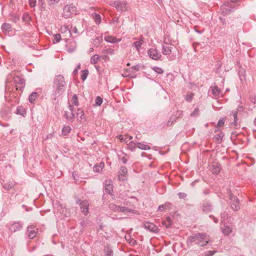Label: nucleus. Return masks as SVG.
Returning a JSON list of instances; mask_svg holds the SVG:
<instances>
[{"mask_svg": "<svg viewBox=\"0 0 256 256\" xmlns=\"http://www.w3.org/2000/svg\"><path fill=\"white\" fill-rule=\"evenodd\" d=\"M210 240L209 236L206 234L198 233L189 236L187 239L186 244L190 246L196 244L200 246H204Z\"/></svg>", "mask_w": 256, "mask_h": 256, "instance_id": "nucleus-1", "label": "nucleus"}, {"mask_svg": "<svg viewBox=\"0 0 256 256\" xmlns=\"http://www.w3.org/2000/svg\"><path fill=\"white\" fill-rule=\"evenodd\" d=\"M66 82L63 76H56L54 81V91L52 94L53 98L56 99L61 96L64 91Z\"/></svg>", "mask_w": 256, "mask_h": 256, "instance_id": "nucleus-2", "label": "nucleus"}, {"mask_svg": "<svg viewBox=\"0 0 256 256\" xmlns=\"http://www.w3.org/2000/svg\"><path fill=\"white\" fill-rule=\"evenodd\" d=\"M237 1H224L220 6L222 13L226 14L232 12L236 7Z\"/></svg>", "mask_w": 256, "mask_h": 256, "instance_id": "nucleus-3", "label": "nucleus"}, {"mask_svg": "<svg viewBox=\"0 0 256 256\" xmlns=\"http://www.w3.org/2000/svg\"><path fill=\"white\" fill-rule=\"evenodd\" d=\"M63 10V16L65 18H68L72 14H78L76 8L73 4L66 5L64 8Z\"/></svg>", "mask_w": 256, "mask_h": 256, "instance_id": "nucleus-4", "label": "nucleus"}, {"mask_svg": "<svg viewBox=\"0 0 256 256\" xmlns=\"http://www.w3.org/2000/svg\"><path fill=\"white\" fill-rule=\"evenodd\" d=\"M24 226V223L20 221L14 222L10 225L6 226L8 228L9 230L12 232H15L18 231L20 230Z\"/></svg>", "mask_w": 256, "mask_h": 256, "instance_id": "nucleus-5", "label": "nucleus"}, {"mask_svg": "<svg viewBox=\"0 0 256 256\" xmlns=\"http://www.w3.org/2000/svg\"><path fill=\"white\" fill-rule=\"evenodd\" d=\"M13 80L16 84V90H20L22 91L24 87V80L20 76H14Z\"/></svg>", "mask_w": 256, "mask_h": 256, "instance_id": "nucleus-6", "label": "nucleus"}, {"mask_svg": "<svg viewBox=\"0 0 256 256\" xmlns=\"http://www.w3.org/2000/svg\"><path fill=\"white\" fill-rule=\"evenodd\" d=\"M113 2L112 4L109 3L110 4L115 6L118 10L122 12L126 10V1H110Z\"/></svg>", "mask_w": 256, "mask_h": 256, "instance_id": "nucleus-7", "label": "nucleus"}, {"mask_svg": "<svg viewBox=\"0 0 256 256\" xmlns=\"http://www.w3.org/2000/svg\"><path fill=\"white\" fill-rule=\"evenodd\" d=\"M148 56L154 60H158L161 56V54L156 48H152L148 50Z\"/></svg>", "mask_w": 256, "mask_h": 256, "instance_id": "nucleus-8", "label": "nucleus"}, {"mask_svg": "<svg viewBox=\"0 0 256 256\" xmlns=\"http://www.w3.org/2000/svg\"><path fill=\"white\" fill-rule=\"evenodd\" d=\"M230 206L234 210H238L240 209L239 200L235 196L230 194Z\"/></svg>", "mask_w": 256, "mask_h": 256, "instance_id": "nucleus-9", "label": "nucleus"}, {"mask_svg": "<svg viewBox=\"0 0 256 256\" xmlns=\"http://www.w3.org/2000/svg\"><path fill=\"white\" fill-rule=\"evenodd\" d=\"M38 229L33 226H29L27 228L26 233L28 238L30 239H33L36 236Z\"/></svg>", "mask_w": 256, "mask_h": 256, "instance_id": "nucleus-10", "label": "nucleus"}, {"mask_svg": "<svg viewBox=\"0 0 256 256\" xmlns=\"http://www.w3.org/2000/svg\"><path fill=\"white\" fill-rule=\"evenodd\" d=\"M244 108L242 106H238L237 108V111H232L230 112V116L231 118L232 117L234 118V122H232V124H234L236 126H238V124L237 123L238 122V112H240L243 111Z\"/></svg>", "mask_w": 256, "mask_h": 256, "instance_id": "nucleus-11", "label": "nucleus"}, {"mask_svg": "<svg viewBox=\"0 0 256 256\" xmlns=\"http://www.w3.org/2000/svg\"><path fill=\"white\" fill-rule=\"evenodd\" d=\"M128 170L126 166H122L118 172V179L119 180H126Z\"/></svg>", "mask_w": 256, "mask_h": 256, "instance_id": "nucleus-12", "label": "nucleus"}, {"mask_svg": "<svg viewBox=\"0 0 256 256\" xmlns=\"http://www.w3.org/2000/svg\"><path fill=\"white\" fill-rule=\"evenodd\" d=\"M144 228L148 230L150 232H157L158 231V228L153 223L147 222L144 224Z\"/></svg>", "mask_w": 256, "mask_h": 256, "instance_id": "nucleus-13", "label": "nucleus"}, {"mask_svg": "<svg viewBox=\"0 0 256 256\" xmlns=\"http://www.w3.org/2000/svg\"><path fill=\"white\" fill-rule=\"evenodd\" d=\"M221 229L222 232L224 235H228L232 232V228L226 224L224 222H223L221 224Z\"/></svg>", "mask_w": 256, "mask_h": 256, "instance_id": "nucleus-14", "label": "nucleus"}, {"mask_svg": "<svg viewBox=\"0 0 256 256\" xmlns=\"http://www.w3.org/2000/svg\"><path fill=\"white\" fill-rule=\"evenodd\" d=\"M105 192L109 194H112L113 192V186L111 180H106L104 184Z\"/></svg>", "mask_w": 256, "mask_h": 256, "instance_id": "nucleus-15", "label": "nucleus"}, {"mask_svg": "<svg viewBox=\"0 0 256 256\" xmlns=\"http://www.w3.org/2000/svg\"><path fill=\"white\" fill-rule=\"evenodd\" d=\"M201 208L206 213L210 212L212 210V206L209 202H204L202 203Z\"/></svg>", "mask_w": 256, "mask_h": 256, "instance_id": "nucleus-16", "label": "nucleus"}, {"mask_svg": "<svg viewBox=\"0 0 256 256\" xmlns=\"http://www.w3.org/2000/svg\"><path fill=\"white\" fill-rule=\"evenodd\" d=\"M80 206V210L84 214L87 215L88 213L89 204L88 202L86 200H83Z\"/></svg>", "mask_w": 256, "mask_h": 256, "instance_id": "nucleus-17", "label": "nucleus"}, {"mask_svg": "<svg viewBox=\"0 0 256 256\" xmlns=\"http://www.w3.org/2000/svg\"><path fill=\"white\" fill-rule=\"evenodd\" d=\"M1 28L3 32L5 34H6L12 30V28L10 24L8 23H4L2 24Z\"/></svg>", "mask_w": 256, "mask_h": 256, "instance_id": "nucleus-18", "label": "nucleus"}, {"mask_svg": "<svg viewBox=\"0 0 256 256\" xmlns=\"http://www.w3.org/2000/svg\"><path fill=\"white\" fill-rule=\"evenodd\" d=\"M62 33L66 34V37L70 36L72 35L71 31L69 30L68 26H62L60 29Z\"/></svg>", "mask_w": 256, "mask_h": 256, "instance_id": "nucleus-19", "label": "nucleus"}, {"mask_svg": "<svg viewBox=\"0 0 256 256\" xmlns=\"http://www.w3.org/2000/svg\"><path fill=\"white\" fill-rule=\"evenodd\" d=\"M64 116L66 120L70 122H72L75 118V114L74 112H70L65 111L64 114Z\"/></svg>", "mask_w": 256, "mask_h": 256, "instance_id": "nucleus-20", "label": "nucleus"}, {"mask_svg": "<svg viewBox=\"0 0 256 256\" xmlns=\"http://www.w3.org/2000/svg\"><path fill=\"white\" fill-rule=\"evenodd\" d=\"M118 212H122L124 213H135V212L134 210L128 207L118 206Z\"/></svg>", "mask_w": 256, "mask_h": 256, "instance_id": "nucleus-21", "label": "nucleus"}, {"mask_svg": "<svg viewBox=\"0 0 256 256\" xmlns=\"http://www.w3.org/2000/svg\"><path fill=\"white\" fill-rule=\"evenodd\" d=\"M76 115L78 117V120L79 121L84 120H86V117L84 116V110L81 108H78L77 110Z\"/></svg>", "mask_w": 256, "mask_h": 256, "instance_id": "nucleus-22", "label": "nucleus"}, {"mask_svg": "<svg viewBox=\"0 0 256 256\" xmlns=\"http://www.w3.org/2000/svg\"><path fill=\"white\" fill-rule=\"evenodd\" d=\"M210 88H211V91H212V94L215 97H216V96H218L220 94H222L220 90L218 88V86H211Z\"/></svg>", "mask_w": 256, "mask_h": 256, "instance_id": "nucleus-23", "label": "nucleus"}, {"mask_svg": "<svg viewBox=\"0 0 256 256\" xmlns=\"http://www.w3.org/2000/svg\"><path fill=\"white\" fill-rule=\"evenodd\" d=\"M92 18L94 20L96 24H100L101 22V16L100 14L94 12L91 14Z\"/></svg>", "mask_w": 256, "mask_h": 256, "instance_id": "nucleus-24", "label": "nucleus"}, {"mask_svg": "<svg viewBox=\"0 0 256 256\" xmlns=\"http://www.w3.org/2000/svg\"><path fill=\"white\" fill-rule=\"evenodd\" d=\"M104 40L108 42L114 44L120 41V39L118 40L116 38L113 36H105Z\"/></svg>", "mask_w": 256, "mask_h": 256, "instance_id": "nucleus-25", "label": "nucleus"}, {"mask_svg": "<svg viewBox=\"0 0 256 256\" xmlns=\"http://www.w3.org/2000/svg\"><path fill=\"white\" fill-rule=\"evenodd\" d=\"M16 114H18V115H20L23 116H24L26 114V110L23 106H18L16 108Z\"/></svg>", "mask_w": 256, "mask_h": 256, "instance_id": "nucleus-26", "label": "nucleus"}, {"mask_svg": "<svg viewBox=\"0 0 256 256\" xmlns=\"http://www.w3.org/2000/svg\"><path fill=\"white\" fill-rule=\"evenodd\" d=\"M211 170L213 174H219L220 171V165L218 164L212 165Z\"/></svg>", "mask_w": 256, "mask_h": 256, "instance_id": "nucleus-27", "label": "nucleus"}, {"mask_svg": "<svg viewBox=\"0 0 256 256\" xmlns=\"http://www.w3.org/2000/svg\"><path fill=\"white\" fill-rule=\"evenodd\" d=\"M238 76L241 81L246 80V70L244 68H240L238 70Z\"/></svg>", "mask_w": 256, "mask_h": 256, "instance_id": "nucleus-28", "label": "nucleus"}, {"mask_svg": "<svg viewBox=\"0 0 256 256\" xmlns=\"http://www.w3.org/2000/svg\"><path fill=\"white\" fill-rule=\"evenodd\" d=\"M118 138L120 140L121 142L124 143H127L129 140L132 139V136H126L124 137L122 135H119L118 136Z\"/></svg>", "mask_w": 256, "mask_h": 256, "instance_id": "nucleus-29", "label": "nucleus"}, {"mask_svg": "<svg viewBox=\"0 0 256 256\" xmlns=\"http://www.w3.org/2000/svg\"><path fill=\"white\" fill-rule=\"evenodd\" d=\"M100 60V57L98 54H94L92 56L90 60V62L92 64H96Z\"/></svg>", "mask_w": 256, "mask_h": 256, "instance_id": "nucleus-30", "label": "nucleus"}, {"mask_svg": "<svg viewBox=\"0 0 256 256\" xmlns=\"http://www.w3.org/2000/svg\"><path fill=\"white\" fill-rule=\"evenodd\" d=\"M172 48L170 46H162V52L164 55L170 54L172 52Z\"/></svg>", "mask_w": 256, "mask_h": 256, "instance_id": "nucleus-31", "label": "nucleus"}, {"mask_svg": "<svg viewBox=\"0 0 256 256\" xmlns=\"http://www.w3.org/2000/svg\"><path fill=\"white\" fill-rule=\"evenodd\" d=\"M104 252L105 256H112L113 251L109 246L104 247Z\"/></svg>", "mask_w": 256, "mask_h": 256, "instance_id": "nucleus-32", "label": "nucleus"}, {"mask_svg": "<svg viewBox=\"0 0 256 256\" xmlns=\"http://www.w3.org/2000/svg\"><path fill=\"white\" fill-rule=\"evenodd\" d=\"M38 96V94L36 92H32L29 96V101L30 103H34Z\"/></svg>", "mask_w": 256, "mask_h": 256, "instance_id": "nucleus-33", "label": "nucleus"}, {"mask_svg": "<svg viewBox=\"0 0 256 256\" xmlns=\"http://www.w3.org/2000/svg\"><path fill=\"white\" fill-rule=\"evenodd\" d=\"M104 166V164L103 162H100L99 165H95L93 168L94 171L99 172L102 170Z\"/></svg>", "mask_w": 256, "mask_h": 256, "instance_id": "nucleus-34", "label": "nucleus"}, {"mask_svg": "<svg viewBox=\"0 0 256 256\" xmlns=\"http://www.w3.org/2000/svg\"><path fill=\"white\" fill-rule=\"evenodd\" d=\"M170 204L169 202H166L164 204L160 205L158 208V211L162 212L164 209L170 207Z\"/></svg>", "mask_w": 256, "mask_h": 256, "instance_id": "nucleus-35", "label": "nucleus"}, {"mask_svg": "<svg viewBox=\"0 0 256 256\" xmlns=\"http://www.w3.org/2000/svg\"><path fill=\"white\" fill-rule=\"evenodd\" d=\"M224 136V133L222 132H220L219 134H216L214 136V138L217 141V142H220L222 141Z\"/></svg>", "mask_w": 256, "mask_h": 256, "instance_id": "nucleus-36", "label": "nucleus"}, {"mask_svg": "<svg viewBox=\"0 0 256 256\" xmlns=\"http://www.w3.org/2000/svg\"><path fill=\"white\" fill-rule=\"evenodd\" d=\"M136 146L141 150H147L150 149V147L148 146L141 142L137 143Z\"/></svg>", "mask_w": 256, "mask_h": 256, "instance_id": "nucleus-37", "label": "nucleus"}, {"mask_svg": "<svg viewBox=\"0 0 256 256\" xmlns=\"http://www.w3.org/2000/svg\"><path fill=\"white\" fill-rule=\"evenodd\" d=\"M70 130L71 128L70 126H65L62 129V134L66 136L70 132Z\"/></svg>", "mask_w": 256, "mask_h": 256, "instance_id": "nucleus-38", "label": "nucleus"}, {"mask_svg": "<svg viewBox=\"0 0 256 256\" xmlns=\"http://www.w3.org/2000/svg\"><path fill=\"white\" fill-rule=\"evenodd\" d=\"M102 40V38L101 37H96L93 40V44L98 47V45L100 44Z\"/></svg>", "mask_w": 256, "mask_h": 256, "instance_id": "nucleus-39", "label": "nucleus"}, {"mask_svg": "<svg viewBox=\"0 0 256 256\" xmlns=\"http://www.w3.org/2000/svg\"><path fill=\"white\" fill-rule=\"evenodd\" d=\"M143 42L144 41L143 40H142V39H140V41H136L134 42V45L138 51H139L140 48L141 47Z\"/></svg>", "mask_w": 256, "mask_h": 256, "instance_id": "nucleus-40", "label": "nucleus"}, {"mask_svg": "<svg viewBox=\"0 0 256 256\" xmlns=\"http://www.w3.org/2000/svg\"><path fill=\"white\" fill-rule=\"evenodd\" d=\"M72 102L74 106H78L79 102L78 101L77 95L76 94H74L72 96Z\"/></svg>", "mask_w": 256, "mask_h": 256, "instance_id": "nucleus-41", "label": "nucleus"}, {"mask_svg": "<svg viewBox=\"0 0 256 256\" xmlns=\"http://www.w3.org/2000/svg\"><path fill=\"white\" fill-rule=\"evenodd\" d=\"M118 206H117L114 203H110L108 205L109 208L114 212H118Z\"/></svg>", "mask_w": 256, "mask_h": 256, "instance_id": "nucleus-42", "label": "nucleus"}, {"mask_svg": "<svg viewBox=\"0 0 256 256\" xmlns=\"http://www.w3.org/2000/svg\"><path fill=\"white\" fill-rule=\"evenodd\" d=\"M102 102L103 100L101 97L100 96H96L95 100L94 106H100L102 104Z\"/></svg>", "mask_w": 256, "mask_h": 256, "instance_id": "nucleus-43", "label": "nucleus"}, {"mask_svg": "<svg viewBox=\"0 0 256 256\" xmlns=\"http://www.w3.org/2000/svg\"><path fill=\"white\" fill-rule=\"evenodd\" d=\"M14 182L7 183L4 185L3 188L6 190H9L14 188Z\"/></svg>", "mask_w": 256, "mask_h": 256, "instance_id": "nucleus-44", "label": "nucleus"}, {"mask_svg": "<svg viewBox=\"0 0 256 256\" xmlns=\"http://www.w3.org/2000/svg\"><path fill=\"white\" fill-rule=\"evenodd\" d=\"M136 146V144L133 141L130 142L127 145L128 148L131 150H134Z\"/></svg>", "mask_w": 256, "mask_h": 256, "instance_id": "nucleus-45", "label": "nucleus"}, {"mask_svg": "<svg viewBox=\"0 0 256 256\" xmlns=\"http://www.w3.org/2000/svg\"><path fill=\"white\" fill-rule=\"evenodd\" d=\"M102 52L104 54H110V55H112L114 54V50L112 48H106L104 49L102 51Z\"/></svg>", "mask_w": 256, "mask_h": 256, "instance_id": "nucleus-46", "label": "nucleus"}, {"mask_svg": "<svg viewBox=\"0 0 256 256\" xmlns=\"http://www.w3.org/2000/svg\"><path fill=\"white\" fill-rule=\"evenodd\" d=\"M82 74L81 76V79L82 80H84L86 78L88 74V71L87 70H82Z\"/></svg>", "mask_w": 256, "mask_h": 256, "instance_id": "nucleus-47", "label": "nucleus"}, {"mask_svg": "<svg viewBox=\"0 0 256 256\" xmlns=\"http://www.w3.org/2000/svg\"><path fill=\"white\" fill-rule=\"evenodd\" d=\"M152 69L158 74H162L164 73V70L160 68L154 66L152 68Z\"/></svg>", "mask_w": 256, "mask_h": 256, "instance_id": "nucleus-48", "label": "nucleus"}, {"mask_svg": "<svg viewBox=\"0 0 256 256\" xmlns=\"http://www.w3.org/2000/svg\"><path fill=\"white\" fill-rule=\"evenodd\" d=\"M60 34H54V38L53 39V42L54 44L59 42L60 40Z\"/></svg>", "mask_w": 256, "mask_h": 256, "instance_id": "nucleus-49", "label": "nucleus"}, {"mask_svg": "<svg viewBox=\"0 0 256 256\" xmlns=\"http://www.w3.org/2000/svg\"><path fill=\"white\" fill-rule=\"evenodd\" d=\"M199 108H196L194 112L190 114V116L195 117L198 116L199 114Z\"/></svg>", "mask_w": 256, "mask_h": 256, "instance_id": "nucleus-50", "label": "nucleus"}, {"mask_svg": "<svg viewBox=\"0 0 256 256\" xmlns=\"http://www.w3.org/2000/svg\"><path fill=\"white\" fill-rule=\"evenodd\" d=\"M182 114V112L181 110H178L176 112V114L174 116H172V117L174 118H176V120L181 117Z\"/></svg>", "mask_w": 256, "mask_h": 256, "instance_id": "nucleus-51", "label": "nucleus"}, {"mask_svg": "<svg viewBox=\"0 0 256 256\" xmlns=\"http://www.w3.org/2000/svg\"><path fill=\"white\" fill-rule=\"evenodd\" d=\"M174 121H176V118H173V117L171 116L170 118V120L167 122L166 126H171L172 124L174 122Z\"/></svg>", "mask_w": 256, "mask_h": 256, "instance_id": "nucleus-52", "label": "nucleus"}, {"mask_svg": "<svg viewBox=\"0 0 256 256\" xmlns=\"http://www.w3.org/2000/svg\"><path fill=\"white\" fill-rule=\"evenodd\" d=\"M162 224L166 228H168L172 225V222H162Z\"/></svg>", "mask_w": 256, "mask_h": 256, "instance_id": "nucleus-53", "label": "nucleus"}, {"mask_svg": "<svg viewBox=\"0 0 256 256\" xmlns=\"http://www.w3.org/2000/svg\"><path fill=\"white\" fill-rule=\"evenodd\" d=\"M224 118H221L218 120V122L217 124V126L218 127H222L224 125Z\"/></svg>", "mask_w": 256, "mask_h": 256, "instance_id": "nucleus-54", "label": "nucleus"}, {"mask_svg": "<svg viewBox=\"0 0 256 256\" xmlns=\"http://www.w3.org/2000/svg\"><path fill=\"white\" fill-rule=\"evenodd\" d=\"M228 214L227 212H224L223 213L221 214V218L223 220H227L228 218Z\"/></svg>", "mask_w": 256, "mask_h": 256, "instance_id": "nucleus-55", "label": "nucleus"}, {"mask_svg": "<svg viewBox=\"0 0 256 256\" xmlns=\"http://www.w3.org/2000/svg\"><path fill=\"white\" fill-rule=\"evenodd\" d=\"M76 44L74 42V46H72V47H68V52H73L76 50Z\"/></svg>", "mask_w": 256, "mask_h": 256, "instance_id": "nucleus-56", "label": "nucleus"}, {"mask_svg": "<svg viewBox=\"0 0 256 256\" xmlns=\"http://www.w3.org/2000/svg\"><path fill=\"white\" fill-rule=\"evenodd\" d=\"M140 64H136V66H133L132 68V69L134 70L136 72H138L140 70Z\"/></svg>", "mask_w": 256, "mask_h": 256, "instance_id": "nucleus-57", "label": "nucleus"}, {"mask_svg": "<svg viewBox=\"0 0 256 256\" xmlns=\"http://www.w3.org/2000/svg\"><path fill=\"white\" fill-rule=\"evenodd\" d=\"M0 114H1V116L4 118L6 117L8 115V113L7 112H6V110H2L1 112H0Z\"/></svg>", "mask_w": 256, "mask_h": 256, "instance_id": "nucleus-58", "label": "nucleus"}, {"mask_svg": "<svg viewBox=\"0 0 256 256\" xmlns=\"http://www.w3.org/2000/svg\"><path fill=\"white\" fill-rule=\"evenodd\" d=\"M178 196L180 198H184L187 194L184 192H179Z\"/></svg>", "mask_w": 256, "mask_h": 256, "instance_id": "nucleus-59", "label": "nucleus"}, {"mask_svg": "<svg viewBox=\"0 0 256 256\" xmlns=\"http://www.w3.org/2000/svg\"><path fill=\"white\" fill-rule=\"evenodd\" d=\"M250 100L252 102L256 104V96H251L250 98Z\"/></svg>", "mask_w": 256, "mask_h": 256, "instance_id": "nucleus-60", "label": "nucleus"}, {"mask_svg": "<svg viewBox=\"0 0 256 256\" xmlns=\"http://www.w3.org/2000/svg\"><path fill=\"white\" fill-rule=\"evenodd\" d=\"M36 1H28L30 6L32 8H34L36 5Z\"/></svg>", "mask_w": 256, "mask_h": 256, "instance_id": "nucleus-61", "label": "nucleus"}, {"mask_svg": "<svg viewBox=\"0 0 256 256\" xmlns=\"http://www.w3.org/2000/svg\"><path fill=\"white\" fill-rule=\"evenodd\" d=\"M219 19H220V22L222 23L223 25L226 26V20L222 16H220L219 18Z\"/></svg>", "mask_w": 256, "mask_h": 256, "instance_id": "nucleus-62", "label": "nucleus"}, {"mask_svg": "<svg viewBox=\"0 0 256 256\" xmlns=\"http://www.w3.org/2000/svg\"><path fill=\"white\" fill-rule=\"evenodd\" d=\"M192 96H193L192 94H191L190 95H187L186 97V100L188 101V102L192 100Z\"/></svg>", "mask_w": 256, "mask_h": 256, "instance_id": "nucleus-63", "label": "nucleus"}, {"mask_svg": "<svg viewBox=\"0 0 256 256\" xmlns=\"http://www.w3.org/2000/svg\"><path fill=\"white\" fill-rule=\"evenodd\" d=\"M216 251H211L209 250L208 252V254H206L207 256H212L214 253H216Z\"/></svg>", "mask_w": 256, "mask_h": 256, "instance_id": "nucleus-64", "label": "nucleus"}]
</instances>
